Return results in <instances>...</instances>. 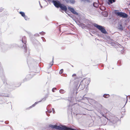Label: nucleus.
<instances>
[{
    "mask_svg": "<svg viewBox=\"0 0 130 130\" xmlns=\"http://www.w3.org/2000/svg\"><path fill=\"white\" fill-rule=\"evenodd\" d=\"M82 1L84 2H89L90 1L89 0H81Z\"/></svg>",
    "mask_w": 130,
    "mask_h": 130,
    "instance_id": "obj_25",
    "label": "nucleus"
},
{
    "mask_svg": "<svg viewBox=\"0 0 130 130\" xmlns=\"http://www.w3.org/2000/svg\"><path fill=\"white\" fill-rule=\"evenodd\" d=\"M93 5L95 7L97 8L99 6L98 4L96 3H94L93 4Z\"/></svg>",
    "mask_w": 130,
    "mask_h": 130,
    "instance_id": "obj_12",
    "label": "nucleus"
},
{
    "mask_svg": "<svg viewBox=\"0 0 130 130\" xmlns=\"http://www.w3.org/2000/svg\"><path fill=\"white\" fill-rule=\"evenodd\" d=\"M39 4H40V7L41 8H42V6L40 4V3L39 2Z\"/></svg>",
    "mask_w": 130,
    "mask_h": 130,
    "instance_id": "obj_38",
    "label": "nucleus"
},
{
    "mask_svg": "<svg viewBox=\"0 0 130 130\" xmlns=\"http://www.w3.org/2000/svg\"><path fill=\"white\" fill-rule=\"evenodd\" d=\"M40 34L42 35H44L45 34V32H44L42 31L41 32H40Z\"/></svg>",
    "mask_w": 130,
    "mask_h": 130,
    "instance_id": "obj_28",
    "label": "nucleus"
},
{
    "mask_svg": "<svg viewBox=\"0 0 130 130\" xmlns=\"http://www.w3.org/2000/svg\"><path fill=\"white\" fill-rule=\"evenodd\" d=\"M24 46V48L25 49V53H27V55H28L29 54V51L27 52V48L26 46H25L23 44V46Z\"/></svg>",
    "mask_w": 130,
    "mask_h": 130,
    "instance_id": "obj_8",
    "label": "nucleus"
},
{
    "mask_svg": "<svg viewBox=\"0 0 130 130\" xmlns=\"http://www.w3.org/2000/svg\"><path fill=\"white\" fill-rule=\"evenodd\" d=\"M50 105H48V106H47V107H48V106H50Z\"/></svg>",
    "mask_w": 130,
    "mask_h": 130,
    "instance_id": "obj_41",
    "label": "nucleus"
},
{
    "mask_svg": "<svg viewBox=\"0 0 130 130\" xmlns=\"http://www.w3.org/2000/svg\"><path fill=\"white\" fill-rule=\"evenodd\" d=\"M118 28L120 30H123V28L122 25H119L118 26Z\"/></svg>",
    "mask_w": 130,
    "mask_h": 130,
    "instance_id": "obj_11",
    "label": "nucleus"
},
{
    "mask_svg": "<svg viewBox=\"0 0 130 130\" xmlns=\"http://www.w3.org/2000/svg\"><path fill=\"white\" fill-rule=\"evenodd\" d=\"M93 25L99 29L103 33L105 34L107 33V31L103 27L94 23H93Z\"/></svg>",
    "mask_w": 130,
    "mask_h": 130,
    "instance_id": "obj_2",
    "label": "nucleus"
},
{
    "mask_svg": "<svg viewBox=\"0 0 130 130\" xmlns=\"http://www.w3.org/2000/svg\"><path fill=\"white\" fill-rule=\"evenodd\" d=\"M112 43V44H113V43Z\"/></svg>",
    "mask_w": 130,
    "mask_h": 130,
    "instance_id": "obj_42",
    "label": "nucleus"
},
{
    "mask_svg": "<svg viewBox=\"0 0 130 130\" xmlns=\"http://www.w3.org/2000/svg\"><path fill=\"white\" fill-rule=\"evenodd\" d=\"M19 13L23 17L25 16V13L22 11H20Z\"/></svg>",
    "mask_w": 130,
    "mask_h": 130,
    "instance_id": "obj_17",
    "label": "nucleus"
},
{
    "mask_svg": "<svg viewBox=\"0 0 130 130\" xmlns=\"http://www.w3.org/2000/svg\"><path fill=\"white\" fill-rule=\"evenodd\" d=\"M114 13L117 16L123 18H126L128 16L127 14L122 12H118V11L117 10H115Z\"/></svg>",
    "mask_w": 130,
    "mask_h": 130,
    "instance_id": "obj_3",
    "label": "nucleus"
},
{
    "mask_svg": "<svg viewBox=\"0 0 130 130\" xmlns=\"http://www.w3.org/2000/svg\"><path fill=\"white\" fill-rule=\"evenodd\" d=\"M47 115L48 116H50V114H47Z\"/></svg>",
    "mask_w": 130,
    "mask_h": 130,
    "instance_id": "obj_39",
    "label": "nucleus"
},
{
    "mask_svg": "<svg viewBox=\"0 0 130 130\" xmlns=\"http://www.w3.org/2000/svg\"><path fill=\"white\" fill-rule=\"evenodd\" d=\"M68 15L71 18H73V15L71 14H70V13H67Z\"/></svg>",
    "mask_w": 130,
    "mask_h": 130,
    "instance_id": "obj_24",
    "label": "nucleus"
},
{
    "mask_svg": "<svg viewBox=\"0 0 130 130\" xmlns=\"http://www.w3.org/2000/svg\"><path fill=\"white\" fill-rule=\"evenodd\" d=\"M108 2L111 4H112L113 3L115 2L116 1V0H108Z\"/></svg>",
    "mask_w": 130,
    "mask_h": 130,
    "instance_id": "obj_19",
    "label": "nucleus"
},
{
    "mask_svg": "<svg viewBox=\"0 0 130 130\" xmlns=\"http://www.w3.org/2000/svg\"><path fill=\"white\" fill-rule=\"evenodd\" d=\"M0 96H5L6 97H8L9 96L7 94H4L3 93L0 94Z\"/></svg>",
    "mask_w": 130,
    "mask_h": 130,
    "instance_id": "obj_18",
    "label": "nucleus"
},
{
    "mask_svg": "<svg viewBox=\"0 0 130 130\" xmlns=\"http://www.w3.org/2000/svg\"><path fill=\"white\" fill-rule=\"evenodd\" d=\"M35 36H39V34H36L35 35Z\"/></svg>",
    "mask_w": 130,
    "mask_h": 130,
    "instance_id": "obj_32",
    "label": "nucleus"
},
{
    "mask_svg": "<svg viewBox=\"0 0 130 130\" xmlns=\"http://www.w3.org/2000/svg\"><path fill=\"white\" fill-rule=\"evenodd\" d=\"M22 41L23 43L25 44L26 43V37L25 36L23 37L22 39Z\"/></svg>",
    "mask_w": 130,
    "mask_h": 130,
    "instance_id": "obj_7",
    "label": "nucleus"
},
{
    "mask_svg": "<svg viewBox=\"0 0 130 130\" xmlns=\"http://www.w3.org/2000/svg\"><path fill=\"white\" fill-rule=\"evenodd\" d=\"M5 123L6 124H8V121H7V122L6 121V122H5Z\"/></svg>",
    "mask_w": 130,
    "mask_h": 130,
    "instance_id": "obj_36",
    "label": "nucleus"
},
{
    "mask_svg": "<svg viewBox=\"0 0 130 130\" xmlns=\"http://www.w3.org/2000/svg\"><path fill=\"white\" fill-rule=\"evenodd\" d=\"M52 112V111H48V112L49 113H50Z\"/></svg>",
    "mask_w": 130,
    "mask_h": 130,
    "instance_id": "obj_33",
    "label": "nucleus"
},
{
    "mask_svg": "<svg viewBox=\"0 0 130 130\" xmlns=\"http://www.w3.org/2000/svg\"><path fill=\"white\" fill-rule=\"evenodd\" d=\"M68 9L70 11L72 12L73 14L78 15V13L75 11L74 9L73 8L68 7Z\"/></svg>",
    "mask_w": 130,
    "mask_h": 130,
    "instance_id": "obj_5",
    "label": "nucleus"
},
{
    "mask_svg": "<svg viewBox=\"0 0 130 130\" xmlns=\"http://www.w3.org/2000/svg\"><path fill=\"white\" fill-rule=\"evenodd\" d=\"M90 79L88 78L86 79V82L85 83V85H88L90 82Z\"/></svg>",
    "mask_w": 130,
    "mask_h": 130,
    "instance_id": "obj_10",
    "label": "nucleus"
},
{
    "mask_svg": "<svg viewBox=\"0 0 130 130\" xmlns=\"http://www.w3.org/2000/svg\"><path fill=\"white\" fill-rule=\"evenodd\" d=\"M56 88H53L52 90V92H55L54 90H56Z\"/></svg>",
    "mask_w": 130,
    "mask_h": 130,
    "instance_id": "obj_30",
    "label": "nucleus"
},
{
    "mask_svg": "<svg viewBox=\"0 0 130 130\" xmlns=\"http://www.w3.org/2000/svg\"><path fill=\"white\" fill-rule=\"evenodd\" d=\"M14 45V44L12 45L10 48L13 47Z\"/></svg>",
    "mask_w": 130,
    "mask_h": 130,
    "instance_id": "obj_34",
    "label": "nucleus"
},
{
    "mask_svg": "<svg viewBox=\"0 0 130 130\" xmlns=\"http://www.w3.org/2000/svg\"><path fill=\"white\" fill-rule=\"evenodd\" d=\"M76 75V74H73L72 75V76H75Z\"/></svg>",
    "mask_w": 130,
    "mask_h": 130,
    "instance_id": "obj_35",
    "label": "nucleus"
},
{
    "mask_svg": "<svg viewBox=\"0 0 130 130\" xmlns=\"http://www.w3.org/2000/svg\"><path fill=\"white\" fill-rule=\"evenodd\" d=\"M75 22L76 24L79 26H80L81 25V23L79 22L75 21Z\"/></svg>",
    "mask_w": 130,
    "mask_h": 130,
    "instance_id": "obj_27",
    "label": "nucleus"
},
{
    "mask_svg": "<svg viewBox=\"0 0 130 130\" xmlns=\"http://www.w3.org/2000/svg\"><path fill=\"white\" fill-rule=\"evenodd\" d=\"M65 91L62 89H61L59 90V92L61 94H63L65 93Z\"/></svg>",
    "mask_w": 130,
    "mask_h": 130,
    "instance_id": "obj_16",
    "label": "nucleus"
},
{
    "mask_svg": "<svg viewBox=\"0 0 130 130\" xmlns=\"http://www.w3.org/2000/svg\"><path fill=\"white\" fill-rule=\"evenodd\" d=\"M49 126L52 128H55L59 130H76L73 128L68 127L64 125L58 126L56 125H53L50 124Z\"/></svg>",
    "mask_w": 130,
    "mask_h": 130,
    "instance_id": "obj_1",
    "label": "nucleus"
},
{
    "mask_svg": "<svg viewBox=\"0 0 130 130\" xmlns=\"http://www.w3.org/2000/svg\"><path fill=\"white\" fill-rule=\"evenodd\" d=\"M64 99L63 98H61V99Z\"/></svg>",
    "mask_w": 130,
    "mask_h": 130,
    "instance_id": "obj_40",
    "label": "nucleus"
},
{
    "mask_svg": "<svg viewBox=\"0 0 130 130\" xmlns=\"http://www.w3.org/2000/svg\"><path fill=\"white\" fill-rule=\"evenodd\" d=\"M63 69H61L59 71V73L60 74H61L62 73H63Z\"/></svg>",
    "mask_w": 130,
    "mask_h": 130,
    "instance_id": "obj_26",
    "label": "nucleus"
},
{
    "mask_svg": "<svg viewBox=\"0 0 130 130\" xmlns=\"http://www.w3.org/2000/svg\"><path fill=\"white\" fill-rule=\"evenodd\" d=\"M127 96H126V99H127ZM127 100H126V103L127 102Z\"/></svg>",
    "mask_w": 130,
    "mask_h": 130,
    "instance_id": "obj_37",
    "label": "nucleus"
},
{
    "mask_svg": "<svg viewBox=\"0 0 130 130\" xmlns=\"http://www.w3.org/2000/svg\"><path fill=\"white\" fill-rule=\"evenodd\" d=\"M100 9L101 10H104L106 9V8L104 6H102L100 7Z\"/></svg>",
    "mask_w": 130,
    "mask_h": 130,
    "instance_id": "obj_22",
    "label": "nucleus"
},
{
    "mask_svg": "<svg viewBox=\"0 0 130 130\" xmlns=\"http://www.w3.org/2000/svg\"><path fill=\"white\" fill-rule=\"evenodd\" d=\"M24 18L26 20H28L29 19V18H28V17L26 15H25L24 17Z\"/></svg>",
    "mask_w": 130,
    "mask_h": 130,
    "instance_id": "obj_23",
    "label": "nucleus"
},
{
    "mask_svg": "<svg viewBox=\"0 0 130 130\" xmlns=\"http://www.w3.org/2000/svg\"><path fill=\"white\" fill-rule=\"evenodd\" d=\"M52 2L55 7L58 8H59L61 4L59 1L57 0H53Z\"/></svg>",
    "mask_w": 130,
    "mask_h": 130,
    "instance_id": "obj_4",
    "label": "nucleus"
},
{
    "mask_svg": "<svg viewBox=\"0 0 130 130\" xmlns=\"http://www.w3.org/2000/svg\"><path fill=\"white\" fill-rule=\"evenodd\" d=\"M69 2L72 4H74L75 3V1L74 0H69Z\"/></svg>",
    "mask_w": 130,
    "mask_h": 130,
    "instance_id": "obj_20",
    "label": "nucleus"
},
{
    "mask_svg": "<svg viewBox=\"0 0 130 130\" xmlns=\"http://www.w3.org/2000/svg\"><path fill=\"white\" fill-rule=\"evenodd\" d=\"M104 17H107L108 16V14L107 12H104L102 13Z\"/></svg>",
    "mask_w": 130,
    "mask_h": 130,
    "instance_id": "obj_14",
    "label": "nucleus"
},
{
    "mask_svg": "<svg viewBox=\"0 0 130 130\" xmlns=\"http://www.w3.org/2000/svg\"><path fill=\"white\" fill-rule=\"evenodd\" d=\"M54 57L53 56L52 58V62H50V67H51L53 64L54 63Z\"/></svg>",
    "mask_w": 130,
    "mask_h": 130,
    "instance_id": "obj_15",
    "label": "nucleus"
},
{
    "mask_svg": "<svg viewBox=\"0 0 130 130\" xmlns=\"http://www.w3.org/2000/svg\"><path fill=\"white\" fill-rule=\"evenodd\" d=\"M109 94H105L103 95V96L105 98H108L109 96Z\"/></svg>",
    "mask_w": 130,
    "mask_h": 130,
    "instance_id": "obj_13",
    "label": "nucleus"
},
{
    "mask_svg": "<svg viewBox=\"0 0 130 130\" xmlns=\"http://www.w3.org/2000/svg\"><path fill=\"white\" fill-rule=\"evenodd\" d=\"M46 100V98H44L42 99V100L40 101H39L38 102H35L34 104L32 105L31 106H30V107H34L35 105L37 103H38V102H40L42 101H45Z\"/></svg>",
    "mask_w": 130,
    "mask_h": 130,
    "instance_id": "obj_9",
    "label": "nucleus"
},
{
    "mask_svg": "<svg viewBox=\"0 0 130 130\" xmlns=\"http://www.w3.org/2000/svg\"><path fill=\"white\" fill-rule=\"evenodd\" d=\"M21 46V47H22V45H21V46Z\"/></svg>",
    "mask_w": 130,
    "mask_h": 130,
    "instance_id": "obj_43",
    "label": "nucleus"
},
{
    "mask_svg": "<svg viewBox=\"0 0 130 130\" xmlns=\"http://www.w3.org/2000/svg\"><path fill=\"white\" fill-rule=\"evenodd\" d=\"M4 79H2V80L3 81V82H4V84H5V82L6 81V79H5L4 76Z\"/></svg>",
    "mask_w": 130,
    "mask_h": 130,
    "instance_id": "obj_29",
    "label": "nucleus"
},
{
    "mask_svg": "<svg viewBox=\"0 0 130 130\" xmlns=\"http://www.w3.org/2000/svg\"><path fill=\"white\" fill-rule=\"evenodd\" d=\"M59 7L61 8V10H64L65 11H66L67 10V8L66 6L62 4H61L59 6Z\"/></svg>",
    "mask_w": 130,
    "mask_h": 130,
    "instance_id": "obj_6",
    "label": "nucleus"
},
{
    "mask_svg": "<svg viewBox=\"0 0 130 130\" xmlns=\"http://www.w3.org/2000/svg\"><path fill=\"white\" fill-rule=\"evenodd\" d=\"M3 69L2 67L1 63H0V72L3 73Z\"/></svg>",
    "mask_w": 130,
    "mask_h": 130,
    "instance_id": "obj_21",
    "label": "nucleus"
},
{
    "mask_svg": "<svg viewBox=\"0 0 130 130\" xmlns=\"http://www.w3.org/2000/svg\"><path fill=\"white\" fill-rule=\"evenodd\" d=\"M52 109V110H53V113H54L55 112V111L54 110V108H53Z\"/></svg>",
    "mask_w": 130,
    "mask_h": 130,
    "instance_id": "obj_31",
    "label": "nucleus"
}]
</instances>
